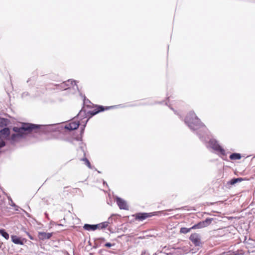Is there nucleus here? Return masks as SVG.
<instances>
[{
	"mask_svg": "<svg viewBox=\"0 0 255 255\" xmlns=\"http://www.w3.org/2000/svg\"><path fill=\"white\" fill-rule=\"evenodd\" d=\"M0 235L6 240L9 239L8 234L6 233L4 229H0Z\"/></svg>",
	"mask_w": 255,
	"mask_h": 255,
	"instance_id": "nucleus-17",
	"label": "nucleus"
},
{
	"mask_svg": "<svg viewBox=\"0 0 255 255\" xmlns=\"http://www.w3.org/2000/svg\"><path fill=\"white\" fill-rule=\"evenodd\" d=\"M50 86H51V84H48V85H47V87L46 88V89H50V88L49 87Z\"/></svg>",
	"mask_w": 255,
	"mask_h": 255,
	"instance_id": "nucleus-24",
	"label": "nucleus"
},
{
	"mask_svg": "<svg viewBox=\"0 0 255 255\" xmlns=\"http://www.w3.org/2000/svg\"><path fill=\"white\" fill-rule=\"evenodd\" d=\"M83 160L85 162L88 167H90V162L87 158H84Z\"/></svg>",
	"mask_w": 255,
	"mask_h": 255,
	"instance_id": "nucleus-20",
	"label": "nucleus"
},
{
	"mask_svg": "<svg viewBox=\"0 0 255 255\" xmlns=\"http://www.w3.org/2000/svg\"><path fill=\"white\" fill-rule=\"evenodd\" d=\"M95 107L96 109L95 110L88 112L82 109L77 116L65 126V128L70 130H75L79 127L80 125H82L83 128H84L87 123L91 117L101 112L108 110L113 108L112 106L104 107L102 106H96Z\"/></svg>",
	"mask_w": 255,
	"mask_h": 255,
	"instance_id": "nucleus-1",
	"label": "nucleus"
},
{
	"mask_svg": "<svg viewBox=\"0 0 255 255\" xmlns=\"http://www.w3.org/2000/svg\"><path fill=\"white\" fill-rule=\"evenodd\" d=\"M152 213H139L133 215L134 219L137 221H143L147 218L152 217Z\"/></svg>",
	"mask_w": 255,
	"mask_h": 255,
	"instance_id": "nucleus-7",
	"label": "nucleus"
},
{
	"mask_svg": "<svg viewBox=\"0 0 255 255\" xmlns=\"http://www.w3.org/2000/svg\"><path fill=\"white\" fill-rule=\"evenodd\" d=\"M109 225L108 222H104L99 224H97V229H102L107 228Z\"/></svg>",
	"mask_w": 255,
	"mask_h": 255,
	"instance_id": "nucleus-15",
	"label": "nucleus"
},
{
	"mask_svg": "<svg viewBox=\"0 0 255 255\" xmlns=\"http://www.w3.org/2000/svg\"><path fill=\"white\" fill-rule=\"evenodd\" d=\"M20 137L21 135H20L19 134L14 133L11 135V139L12 140L14 141L16 139V138H19Z\"/></svg>",
	"mask_w": 255,
	"mask_h": 255,
	"instance_id": "nucleus-19",
	"label": "nucleus"
},
{
	"mask_svg": "<svg viewBox=\"0 0 255 255\" xmlns=\"http://www.w3.org/2000/svg\"><path fill=\"white\" fill-rule=\"evenodd\" d=\"M112 244L110 243H107L105 245V246L106 247H108V248H111L112 247Z\"/></svg>",
	"mask_w": 255,
	"mask_h": 255,
	"instance_id": "nucleus-21",
	"label": "nucleus"
},
{
	"mask_svg": "<svg viewBox=\"0 0 255 255\" xmlns=\"http://www.w3.org/2000/svg\"><path fill=\"white\" fill-rule=\"evenodd\" d=\"M190 240L196 246H199L201 243L199 236L198 234L196 233L191 234L190 237Z\"/></svg>",
	"mask_w": 255,
	"mask_h": 255,
	"instance_id": "nucleus-9",
	"label": "nucleus"
},
{
	"mask_svg": "<svg viewBox=\"0 0 255 255\" xmlns=\"http://www.w3.org/2000/svg\"><path fill=\"white\" fill-rule=\"evenodd\" d=\"M185 121L189 127L193 129H198L202 126V123L200 120L193 111L190 112L187 114L185 118Z\"/></svg>",
	"mask_w": 255,
	"mask_h": 255,
	"instance_id": "nucleus-2",
	"label": "nucleus"
},
{
	"mask_svg": "<svg viewBox=\"0 0 255 255\" xmlns=\"http://www.w3.org/2000/svg\"><path fill=\"white\" fill-rule=\"evenodd\" d=\"M210 147L216 151L218 153L221 155H226L225 149L218 143V142L214 139H211L209 142Z\"/></svg>",
	"mask_w": 255,
	"mask_h": 255,
	"instance_id": "nucleus-4",
	"label": "nucleus"
},
{
	"mask_svg": "<svg viewBox=\"0 0 255 255\" xmlns=\"http://www.w3.org/2000/svg\"><path fill=\"white\" fill-rule=\"evenodd\" d=\"M83 228L87 231H95L97 229V225L85 224Z\"/></svg>",
	"mask_w": 255,
	"mask_h": 255,
	"instance_id": "nucleus-11",
	"label": "nucleus"
},
{
	"mask_svg": "<svg viewBox=\"0 0 255 255\" xmlns=\"http://www.w3.org/2000/svg\"><path fill=\"white\" fill-rule=\"evenodd\" d=\"M52 236V233H45V232H39L38 234V237L39 239L41 240H45L47 239H49Z\"/></svg>",
	"mask_w": 255,
	"mask_h": 255,
	"instance_id": "nucleus-10",
	"label": "nucleus"
},
{
	"mask_svg": "<svg viewBox=\"0 0 255 255\" xmlns=\"http://www.w3.org/2000/svg\"><path fill=\"white\" fill-rule=\"evenodd\" d=\"M116 202L120 209H124L126 210H128V206L127 205V204L125 200L119 197H118L116 199Z\"/></svg>",
	"mask_w": 255,
	"mask_h": 255,
	"instance_id": "nucleus-8",
	"label": "nucleus"
},
{
	"mask_svg": "<svg viewBox=\"0 0 255 255\" xmlns=\"http://www.w3.org/2000/svg\"><path fill=\"white\" fill-rule=\"evenodd\" d=\"M27 234H28V237H29V238H30V239H31V240H33V237H32L30 235H29L28 233Z\"/></svg>",
	"mask_w": 255,
	"mask_h": 255,
	"instance_id": "nucleus-23",
	"label": "nucleus"
},
{
	"mask_svg": "<svg viewBox=\"0 0 255 255\" xmlns=\"http://www.w3.org/2000/svg\"><path fill=\"white\" fill-rule=\"evenodd\" d=\"M66 85L65 83L62 84V85L61 86L63 88H64L65 90L69 88L68 87L65 86Z\"/></svg>",
	"mask_w": 255,
	"mask_h": 255,
	"instance_id": "nucleus-22",
	"label": "nucleus"
},
{
	"mask_svg": "<svg viewBox=\"0 0 255 255\" xmlns=\"http://www.w3.org/2000/svg\"><path fill=\"white\" fill-rule=\"evenodd\" d=\"M230 158L231 160H239L241 158V155L240 153H234L230 155Z\"/></svg>",
	"mask_w": 255,
	"mask_h": 255,
	"instance_id": "nucleus-14",
	"label": "nucleus"
},
{
	"mask_svg": "<svg viewBox=\"0 0 255 255\" xmlns=\"http://www.w3.org/2000/svg\"><path fill=\"white\" fill-rule=\"evenodd\" d=\"M84 105L89 108H94V109L93 111L96 109L95 106H97L91 104V102L89 100H85Z\"/></svg>",
	"mask_w": 255,
	"mask_h": 255,
	"instance_id": "nucleus-16",
	"label": "nucleus"
},
{
	"mask_svg": "<svg viewBox=\"0 0 255 255\" xmlns=\"http://www.w3.org/2000/svg\"><path fill=\"white\" fill-rule=\"evenodd\" d=\"M12 241L16 244L22 245L23 242L21 241L20 239L16 236H11V237Z\"/></svg>",
	"mask_w": 255,
	"mask_h": 255,
	"instance_id": "nucleus-13",
	"label": "nucleus"
},
{
	"mask_svg": "<svg viewBox=\"0 0 255 255\" xmlns=\"http://www.w3.org/2000/svg\"><path fill=\"white\" fill-rule=\"evenodd\" d=\"M244 180H245V179L241 177L237 178H233L231 179L230 181H229L228 182V184L232 185L238 182H241Z\"/></svg>",
	"mask_w": 255,
	"mask_h": 255,
	"instance_id": "nucleus-12",
	"label": "nucleus"
},
{
	"mask_svg": "<svg viewBox=\"0 0 255 255\" xmlns=\"http://www.w3.org/2000/svg\"><path fill=\"white\" fill-rule=\"evenodd\" d=\"M38 128V126L31 124H24L20 128L14 127L13 130L16 132V134H19L21 135V137L22 134L25 133V132H30L33 130L37 129Z\"/></svg>",
	"mask_w": 255,
	"mask_h": 255,
	"instance_id": "nucleus-3",
	"label": "nucleus"
},
{
	"mask_svg": "<svg viewBox=\"0 0 255 255\" xmlns=\"http://www.w3.org/2000/svg\"><path fill=\"white\" fill-rule=\"evenodd\" d=\"M10 134V130L7 128H5L0 130V139L2 140L0 142V149L5 146V143L3 140L8 138Z\"/></svg>",
	"mask_w": 255,
	"mask_h": 255,
	"instance_id": "nucleus-5",
	"label": "nucleus"
},
{
	"mask_svg": "<svg viewBox=\"0 0 255 255\" xmlns=\"http://www.w3.org/2000/svg\"><path fill=\"white\" fill-rule=\"evenodd\" d=\"M191 228H181L180 229V233L183 234H187L188 232H189L191 230H192Z\"/></svg>",
	"mask_w": 255,
	"mask_h": 255,
	"instance_id": "nucleus-18",
	"label": "nucleus"
},
{
	"mask_svg": "<svg viewBox=\"0 0 255 255\" xmlns=\"http://www.w3.org/2000/svg\"><path fill=\"white\" fill-rule=\"evenodd\" d=\"M213 219L207 218L205 221L200 222L191 227L192 229H201L209 226L212 222Z\"/></svg>",
	"mask_w": 255,
	"mask_h": 255,
	"instance_id": "nucleus-6",
	"label": "nucleus"
}]
</instances>
